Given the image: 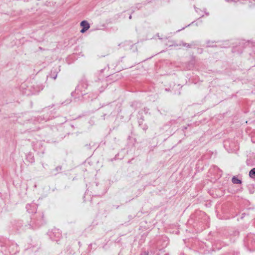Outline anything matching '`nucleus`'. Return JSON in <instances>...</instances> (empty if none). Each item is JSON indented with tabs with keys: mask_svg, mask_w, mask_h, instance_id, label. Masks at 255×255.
<instances>
[{
	"mask_svg": "<svg viewBox=\"0 0 255 255\" xmlns=\"http://www.w3.org/2000/svg\"><path fill=\"white\" fill-rule=\"evenodd\" d=\"M250 177L255 178V168L252 169L249 172Z\"/></svg>",
	"mask_w": 255,
	"mask_h": 255,
	"instance_id": "nucleus-3",
	"label": "nucleus"
},
{
	"mask_svg": "<svg viewBox=\"0 0 255 255\" xmlns=\"http://www.w3.org/2000/svg\"><path fill=\"white\" fill-rule=\"evenodd\" d=\"M80 26L82 27V29L80 30V32L82 33L86 32L90 28V24L86 20H83L80 23Z\"/></svg>",
	"mask_w": 255,
	"mask_h": 255,
	"instance_id": "nucleus-1",
	"label": "nucleus"
},
{
	"mask_svg": "<svg viewBox=\"0 0 255 255\" xmlns=\"http://www.w3.org/2000/svg\"><path fill=\"white\" fill-rule=\"evenodd\" d=\"M232 181L233 183H234V184H241L242 183V181L235 176H234L232 178Z\"/></svg>",
	"mask_w": 255,
	"mask_h": 255,
	"instance_id": "nucleus-2",
	"label": "nucleus"
},
{
	"mask_svg": "<svg viewBox=\"0 0 255 255\" xmlns=\"http://www.w3.org/2000/svg\"><path fill=\"white\" fill-rule=\"evenodd\" d=\"M31 4H34L35 3V0H31Z\"/></svg>",
	"mask_w": 255,
	"mask_h": 255,
	"instance_id": "nucleus-4",
	"label": "nucleus"
}]
</instances>
